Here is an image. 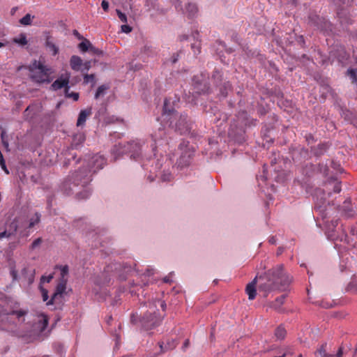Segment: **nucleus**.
<instances>
[{"label":"nucleus","instance_id":"1","mask_svg":"<svg viewBox=\"0 0 357 357\" xmlns=\"http://www.w3.org/2000/svg\"><path fill=\"white\" fill-rule=\"evenodd\" d=\"M106 164V159L104 156L96 154L89 160V167L82 168L75 172L61 185V190L66 195H70L73 191L74 187L81 185L86 186L91 181L92 174L102 169Z\"/></svg>","mask_w":357,"mask_h":357},{"label":"nucleus","instance_id":"2","mask_svg":"<svg viewBox=\"0 0 357 357\" xmlns=\"http://www.w3.org/2000/svg\"><path fill=\"white\" fill-rule=\"evenodd\" d=\"M257 281L259 291H264L266 296L273 291H285L291 282V278L284 272L283 266L280 264L263 275L257 276Z\"/></svg>","mask_w":357,"mask_h":357},{"label":"nucleus","instance_id":"3","mask_svg":"<svg viewBox=\"0 0 357 357\" xmlns=\"http://www.w3.org/2000/svg\"><path fill=\"white\" fill-rule=\"evenodd\" d=\"M167 105V100H165L164 102L162 114L164 120L169 121V126H171L172 128H174L176 130L178 131L181 135H184L189 132L190 128L187 121V116L181 115L178 121L176 123H175V125H174L173 120H172V119H174V120L176 119L177 118L178 114L176 113V111L174 109H168Z\"/></svg>","mask_w":357,"mask_h":357},{"label":"nucleus","instance_id":"4","mask_svg":"<svg viewBox=\"0 0 357 357\" xmlns=\"http://www.w3.org/2000/svg\"><path fill=\"white\" fill-rule=\"evenodd\" d=\"M49 69L40 62L35 61L30 66L31 79L38 83L50 82Z\"/></svg>","mask_w":357,"mask_h":357},{"label":"nucleus","instance_id":"5","mask_svg":"<svg viewBox=\"0 0 357 357\" xmlns=\"http://www.w3.org/2000/svg\"><path fill=\"white\" fill-rule=\"evenodd\" d=\"M140 145L139 142H128L127 144H124L123 146L121 144H119L118 146H115L113 151L119 152V154H124L127 152L131 153L130 158L135 160H137L140 156Z\"/></svg>","mask_w":357,"mask_h":357},{"label":"nucleus","instance_id":"6","mask_svg":"<svg viewBox=\"0 0 357 357\" xmlns=\"http://www.w3.org/2000/svg\"><path fill=\"white\" fill-rule=\"evenodd\" d=\"M181 155L176 164L181 168L188 167L192 162L194 156V150L189 146L188 142H183L179 145Z\"/></svg>","mask_w":357,"mask_h":357},{"label":"nucleus","instance_id":"7","mask_svg":"<svg viewBox=\"0 0 357 357\" xmlns=\"http://www.w3.org/2000/svg\"><path fill=\"white\" fill-rule=\"evenodd\" d=\"M160 321V317L155 312L147 313L144 314V316H143L140 320L142 326L145 330H149L154 328L155 326H158Z\"/></svg>","mask_w":357,"mask_h":357},{"label":"nucleus","instance_id":"8","mask_svg":"<svg viewBox=\"0 0 357 357\" xmlns=\"http://www.w3.org/2000/svg\"><path fill=\"white\" fill-rule=\"evenodd\" d=\"M70 78V73L66 72L62 74L59 78H57L51 85L50 88L53 91H57L61 89H64V91L67 88H70L69 82Z\"/></svg>","mask_w":357,"mask_h":357},{"label":"nucleus","instance_id":"9","mask_svg":"<svg viewBox=\"0 0 357 357\" xmlns=\"http://www.w3.org/2000/svg\"><path fill=\"white\" fill-rule=\"evenodd\" d=\"M166 132L163 127H160L157 130L154 131L151 134V138L153 142V144H151V146L154 155H155V151L157 146L162 144Z\"/></svg>","mask_w":357,"mask_h":357},{"label":"nucleus","instance_id":"10","mask_svg":"<svg viewBox=\"0 0 357 357\" xmlns=\"http://www.w3.org/2000/svg\"><path fill=\"white\" fill-rule=\"evenodd\" d=\"M66 283L67 279L59 280V282L56 287L55 292L53 294L51 299L47 302V305H52L58 296H61L66 291Z\"/></svg>","mask_w":357,"mask_h":357},{"label":"nucleus","instance_id":"11","mask_svg":"<svg viewBox=\"0 0 357 357\" xmlns=\"http://www.w3.org/2000/svg\"><path fill=\"white\" fill-rule=\"evenodd\" d=\"M193 93L197 94H204L208 93L209 86L206 82H201L197 76L193 77Z\"/></svg>","mask_w":357,"mask_h":357},{"label":"nucleus","instance_id":"12","mask_svg":"<svg viewBox=\"0 0 357 357\" xmlns=\"http://www.w3.org/2000/svg\"><path fill=\"white\" fill-rule=\"evenodd\" d=\"M338 225V220H332L330 222H325L326 234L328 239L334 241L336 239L337 236L335 234V228Z\"/></svg>","mask_w":357,"mask_h":357},{"label":"nucleus","instance_id":"13","mask_svg":"<svg viewBox=\"0 0 357 357\" xmlns=\"http://www.w3.org/2000/svg\"><path fill=\"white\" fill-rule=\"evenodd\" d=\"M18 228V223L16 218H15L9 225L8 229L0 233V240L4 238H10L11 236L15 234Z\"/></svg>","mask_w":357,"mask_h":357},{"label":"nucleus","instance_id":"14","mask_svg":"<svg viewBox=\"0 0 357 357\" xmlns=\"http://www.w3.org/2000/svg\"><path fill=\"white\" fill-rule=\"evenodd\" d=\"M176 9H181L183 13L188 15V17H193L197 12V7L195 3H188L185 6V11L183 10L181 3H178L175 6Z\"/></svg>","mask_w":357,"mask_h":357},{"label":"nucleus","instance_id":"15","mask_svg":"<svg viewBox=\"0 0 357 357\" xmlns=\"http://www.w3.org/2000/svg\"><path fill=\"white\" fill-rule=\"evenodd\" d=\"M45 47L53 56H56L59 53V47L54 44L53 38L50 33H47L45 36Z\"/></svg>","mask_w":357,"mask_h":357},{"label":"nucleus","instance_id":"16","mask_svg":"<svg viewBox=\"0 0 357 357\" xmlns=\"http://www.w3.org/2000/svg\"><path fill=\"white\" fill-rule=\"evenodd\" d=\"M92 114V109L91 107H88L85 109H82L80 111L77 121V126H82L85 124V122L86 121V119L90 116Z\"/></svg>","mask_w":357,"mask_h":357},{"label":"nucleus","instance_id":"17","mask_svg":"<svg viewBox=\"0 0 357 357\" xmlns=\"http://www.w3.org/2000/svg\"><path fill=\"white\" fill-rule=\"evenodd\" d=\"M257 276L255 277V278L253 280V281L249 284H247L245 288V291L247 294L248 295V298L250 300L255 299L257 291H256V284L257 281Z\"/></svg>","mask_w":357,"mask_h":357},{"label":"nucleus","instance_id":"18","mask_svg":"<svg viewBox=\"0 0 357 357\" xmlns=\"http://www.w3.org/2000/svg\"><path fill=\"white\" fill-rule=\"evenodd\" d=\"M158 344L160 349V352L165 353L167 351L174 349L176 347L177 342L172 339L171 340H167L166 342L163 341L160 342Z\"/></svg>","mask_w":357,"mask_h":357},{"label":"nucleus","instance_id":"19","mask_svg":"<svg viewBox=\"0 0 357 357\" xmlns=\"http://www.w3.org/2000/svg\"><path fill=\"white\" fill-rule=\"evenodd\" d=\"M70 68L75 71L80 70L81 66H82V59L76 55L72 56L70 59Z\"/></svg>","mask_w":357,"mask_h":357},{"label":"nucleus","instance_id":"20","mask_svg":"<svg viewBox=\"0 0 357 357\" xmlns=\"http://www.w3.org/2000/svg\"><path fill=\"white\" fill-rule=\"evenodd\" d=\"M85 140V137L83 134L75 135L73 137L71 146L73 149H77L79 145L82 144Z\"/></svg>","mask_w":357,"mask_h":357},{"label":"nucleus","instance_id":"21","mask_svg":"<svg viewBox=\"0 0 357 357\" xmlns=\"http://www.w3.org/2000/svg\"><path fill=\"white\" fill-rule=\"evenodd\" d=\"M287 331L282 326H279L275 331V335L278 340H283L286 336Z\"/></svg>","mask_w":357,"mask_h":357},{"label":"nucleus","instance_id":"22","mask_svg":"<svg viewBox=\"0 0 357 357\" xmlns=\"http://www.w3.org/2000/svg\"><path fill=\"white\" fill-rule=\"evenodd\" d=\"M13 42L17 43L22 46H24L27 44V39L25 34L22 33L17 38H15L13 39Z\"/></svg>","mask_w":357,"mask_h":357},{"label":"nucleus","instance_id":"23","mask_svg":"<svg viewBox=\"0 0 357 357\" xmlns=\"http://www.w3.org/2000/svg\"><path fill=\"white\" fill-rule=\"evenodd\" d=\"M70 88H67L65 90V96L68 98H73V100L77 101L79 99V95L76 92H70Z\"/></svg>","mask_w":357,"mask_h":357},{"label":"nucleus","instance_id":"24","mask_svg":"<svg viewBox=\"0 0 357 357\" xmlns=\"http://www.w3.org/2000/svg\"><path fill=\"white\" fill-rule=\"evenodd\" d=\"M91 45V43L88 40H85L80 43L78 47L82 52H85L88 50L89 51Z\"/></svg>","mask_w":357,"mask_h":357},{"label":"nucleus","instance_id":"25","mask_svg":"<svg viewBox=\"0 0 357 357\" xmlns=\"http://www.w3.org/2000/svg\"><path fill=\"white\" fill-rule=\"evenodd\" d=\"M26 313V311L22 310H13L12 312L8 313L6 315H15L17 319H20L21 317H23Z\"/></svg>","mask_w":357,"mask_h":357},{"label":"nucleus","instance_id":"26","mask_svg":"<svg viewBox=\"0 0 357 357\" xmlns=\"http://www.w3.org/2000/svg\"><path fill=\"white\" fill-rule=\"evenodd\" d=\"M107 89L108 87L105 85L100 86L96 92L95 98L98 99L99 97L103 96Z\"/></svg>","mask_w":357,"mask_h":357},{"label":"nucleus","instance_id":"27","mask_svg":"<svg viewBox=\"0 0 357 357\" xmlns=\"http://www.w3.org/2000/svg\"><path fill=\"white\" fill-rule=\"evenodd\" d=\"M1 139L3 146H4L6 151H10L9 144L6 139V132L2 131L1 134Z\"/></svg>","mask_w":357,"mask_h":357},{"label":"nucleus","instance_id":"28","mask_svg":"<svg viewBox=\"0 0 357 357\" xmlns=\"http://www.w3.org/2000/svg\"><path fill=\"white\" fill-rule=\"evenodd\" d=\"M61 270V278L60 280L66 279V276L68 274V266L67 265L56 266Z\"/></svg>","mask_w":357,"mask_h":357},{"label":"nucleus","instance_id":"29","mask_svg":"<svg viewBox=\"0 0 357 357\" xmlns=\"http://www.w3.org/2000/svg\"><path fill=\"white\" fill-rule=\"evenodd\" d=\"M31 15L28 13L20 20V22L23 25H30L31 24Z\"/></svg>","mask_w":357,"mask_h":357},{"label":"nucleus","instance_id":"30","mask_svg":"<svg viewBox=\"0 0 357 357\" xmlns=\"http://www.w3.org/2000/svg\"><path fill=\"white\" fill-rule=\"evenodd\" d=\"M0 166L6 174H9V171L7 169L6 165V161L3 158V155L1 151H0Z\"/></svg>","mask_w":357,"mask_h":357},{"label":"nucleus","instance_id":"31","mask_svg":"<svg viewBox=\"0 0 357 357\" xmlns=\"http://www.w3.org/2000/svg\"><path fill=\"white\" fill-rule=\"evenodd\" d=\"M91 192L89 189H84L77 195L79 199H87L90 196Z\"/></svg>","mask_w":357,"mask_h":357},{"label":"nucleus","instance_id":"32","mask_svg":"<svg viewBox=\"0 0 357 357\" xmlns=\"http://www.w3.org/2000/svg\"><path fill=\"white\" fill-rule=\"evenodd\" d=\"M95 81V75L93 74H85L84 75V82L88 84L89 82H93Z\"/></svg>","mask_w":357,"mask_h":357},{"label":"nucleus","instance_id":"33","mask_svg":"<svg viewBox=\"0 0 357 357\" xmlns=\"http://www.w3.org/2000/svg\"><path fill=\"white\" fill-rule=\"evenodd\" d=\"M39 289L41 291L43 301H47L48 298H49L48 291L46 289H45L44 287H43V286L41 284H40Z\"/></svg>","mask_w":357,"mask_h":357},{"label":"nucleus","instance_id":"34","mask_svg":"<svg viewBox=\"0 0 357 357\" xmlns=\"http://www.w3.org/2000/svg\"><path fill=\"white\" fill-rule=\"evenodd\" d=\"M285 298H286L285 295H282L280 297L277 298L275 299V301L274 303V307L276 308V307H279L280 305H282Z\"/></svg>","mask_w":357,"mask_h":357},{"label":"nucleus","instance_id":"35","mask_svg":"<svg viewBox=\"0 0 357 357\" xmlns=\"http://www.w3.org/2000/svg\"><path fill=\"white\" fill-rule=\"evenodd\" d=\"M36 218L35 219H31L30 220V222H29V228H31L33 227L36 224H37L38 222H39L40 221V215L38 214V213H36Z\"/></svg>","mask_w":357,"mask_h":357},{"label":"nucleus","instance_id":"36","mask_svg":"<svg viewBox=\"0 0 357 357\" xmlns=\"http://www.w3.org/2000/svg\"><path fill=\"white\" fill-rule=\"evenodd\" d=\"M53 274H50L48 276L43 275L40 278V284L43 282H50V281L53 279Z\"/></svg>","mask_w":357,"mask_h":357},{"label":"nucleus","instance_id":"37","mask_svg":"<svg viewBox=\"0 0 357 357\" xmlns=\"http://www.w3.org/2000/svg\"><path fill=\"white\" fill-rule=\"evenodd\" d=\"M89 51L93 54H96V55H102V51L95 47L94 46H93L92 45H91L90 47V49H89Z\"/></svg>","mask_w":357,"mask_h":357},{"label":"nucleus","instance_id":"38","mask_svg":"<svg viewBox=\"0 0 357 357\" xmlns=\"http://www.w3.org/2000/svg\"><path fill=\"white\" fill-rule=\"evenodd\" d=\"M116 13L118 15L119 18L120 19V20L121 22H125V23L127 22V17L124 13H123L119 10H116Z\"/></svg>","mask_w":357,"mask_h":357},{"label":"nucleus","instance_id":"39","mask_svg":"<svg viewBox=\"0 0 357 357\" xmlns=\"http://www.w3.org/2000/svg\"><path fill=\"white\" fill-rule=\"evenodd\" d=\"M82 66L83 69L82 70V71H88L91 68V61H87L84 63H82Z\"/></svg>","mask_w":357,"mask_h":357},{"label":"nucleus","instance_id":"40","mask_svg":"<svg viewBox=\"0 0 357 357\" xmlns=\"http://www.w3.org/2000/svg\"><path fill=\"white\" fill-rule=\"evenodd\" d=\"M172 178V174L169 173H164L162 176L161 179L163 181H169Z\"/></svg>","mask_w":357,"mask_h":357},{"label":"nucleus","instance_id":"41","mask_svg":"<svg viewBox=\"0 0 357 357\" xmlns=\"http://www.w3.org/2000/svg\"><path fill=\"white\" fill-rule=\"evenodd\" d=\"M42 243V239L40 238H38L36 240L33 241V242L31 244V249L36 248L37 246H38Z\"/></svg>","mask_w":357,"mask_h":357},{"label":"nucleus","instance_id":"42","mask_svg":"<svg viewBox=\"0 0 357 357\" xmlns=\"http://www.w3.org/2000/svg\"><path fill=\"white\" fill-rule=\"evenodd\" d=\"M341 191V185L340 182L337 181L333 187V192L335 193H339Z\"/></svg>","mask_w":357,"mask_h":357},{"label":"nucleus","instance_id":"43","mask_svg":"<svg viewBox=\"0 0 357 357\" xmlns=\"http://www.w3.org/2000/svg\"><path fill=\"white\" fill-rule=\"evenodd\" d=\"M121 30L124 33H130L132 31V28L127 24H124L121 26Z\"/></svg>","mask_w":357,"mask_h":357},{"label":"nucleus","instance_id":"44","mask_svg":"<svg viewBox=\"0 0 357 357\" xmlns=\"http://www.w3.org/2000/svg\"><path fill=\"white\" fill-rule=\"evenodd\" d=\"M326 344H323L320 348L317 350V352L321 355H324V353H326Z\"/></svg>","mask_w":357,"mask_h":357},{"label":"nucleus","instance_id":"45","mask_svg":"<svg viewBox=\"0 0 357 357\" xmlns=\"http://www.w3.org/2000/svg\"><path fill=\"white\" fill-rule=\"evenodd\" d=\"M101 6H102V9L105 12H107L108 10V9H109V3H108V1H107L106 0L102 1Z\"/></svg>","mask_w":357,"mask_h":357},{"label":"nucleus","instance_id":"46","mask_svg":"<svg viewBox=\"0 0 357 357\" xmlns=\"http://www.w3.org/2000/svg\"><path fill=\"white\" fill-rule=\"evenodd\" d=\"M41 321H43V328H45L48 324V319H47V317L45 315H43L42 316V319L40 320Z\"/></svg>","mask_w":357,"mask_h":357},{"label":"nucleus","instance_id":"47","mask_svg":"<svg viewBox=\"0 0 357 357\" xmlns=\"http://www.w3.org/2000/svg\"><path fill=\"white\" fill-rule=\"evenodd\" d=\"M348 75L354 79V81H356V72L353 69L348 70L347 71Z\"/></svg>","mask_w":357,"mask_h":357},{"label":"nucleus","instance_id":"48","mask_svg":"<svg viewBox=\"0 0 357 357\" xmlns=\"http://www.w3.org/2000/svg\"><path fill=\"white\" fill-rule=\"evenodd\" d=\"M189 344H190V341L188 339H186L183 344V347H182L183 350L185 351L189 347Z\"/></svg>","mask_w":357,"mask_h":357},{"label":"nucleus","instance_id":"49","mask_svg":"<svg viewBox=\"0 0 357 357\" xmlns=\"http://www.w3.org/2000/svg\"><path fill=\"white\" fill-rule=\"evenodd\" d=\"M343 356V349L342 347H340L336 355L335 356V357H342Z\"/></svg>","mask_w":357,"mask_h":357},{"label":"nucleus","instance_id":"50","mask_svg":"<svg viewBox=\"0 0 357 357\" xmlns=\"http://www.w3.org/2000/svg\"><path fill=\"white\" fill-rule=\"evenodd\" d=\"M178 59V54H174V55L172 57V63H175Z\"/></svg>","mask_w":357,"mask_h":357},{"label":"nucleus","instance_id":"51","mask_svg":"<svg viewBox=\"0 0 357 357\" xmlns=\"http://www.w3.org/2000/svg\"><path fill=\"white\" fill-rule=\"evenodd\" d=\"M163 281H164V282H165V283H169V282H171V280H170L169 276H166V277H165V278H164V279H163Z\"/></svg>","mask_w":357,"mask_h":357},{"label":"nucleus","instance_id":"52","mask_svg":"<svg viewBox=\"0 0 357 357\" xmlns=\"http://www.w3.org/2000/svg\"><path fill=\"white\" fill-rule=\"evenodd\" d=\"M276 242L275 237H271L269 238V243L271 244H275Z\"/></svg>","mask_w":357,"mask_h":357},{"label":"nucleus","instance_id":"53","mask_svg":"<svg viewBox=\"0 0 357 357\" xmlns=\"http://www.w3.org/2000/svg\"><path fill=\"white\" fill-rule=\"evenodd\" d=\"M17 10V7H14V8H13L11 9V10H10V13H11V15H13L15 13V12H16V10Z\"/></svg>","mask_w":357,"mask_h":357},{"label":"nucleus","instance_id":"54","mask_svg":"<svg viewBox=\"0 0 357 357\" xmlns=\"http://www.w3.org/2000/svg\"><path fill=\"white\" fill-rule=\"evenodd\" d=\"M11 275H12V276H13V279H15V278H16V277H17V273H16L14 270L11 271Z\"/></svg>","mask_w":357,"mask_h":357},{"label":"nucleus","instance_id":"55","mask_svg":"<svg viewBox=\"0 0 357 357\" xmlns=\"http://www.w3.org/2000/svg\"><path fill=\"white\" fill-rule=\"evenodd\" d=\"M321 357H333V355L324 353V355L321 356Z\"/></svg>","mask_w":357,"mask_h":357},{"label":"nucleus","instance_id":"56","mask_svg":"<svg viewBox=\"0 0 357 357\" xmlns=\"http://www.w3.org/2000/svg\"><path fill=\"white\" fill-rule=\"evenodd\" d=\"M354 291L357 294V284L354 285Z\"/></svg>","mask_w":357,"mask_h":357},{"label":"nucleus","instance_id":"57","mask_svg":"<svg viewBox=\"0 0 357 357\" xmlns=\"http://www.w3.org/2000/svg\"><path fill=\"white\" fill-rule=\"evenodd\" d=\"M33 275H32V276H31V278H29V283H30V284H31V283H32V282H33Z\"/></svg>","mask_w":357,"mask_h":357},{"label":"nucleus","instance_id":"58","mask_svg":"<svg viewBox=\"0 0 357 357\" xmlns=\"http://www.w3.org/2000/svg\"><path fill=\"white\" fill-rule=\"evenodd\" d=\"M282 249L279 248L277 254L280 255L282 253Z\"/></svg>","mask_w":357,"mask_h":357},{"label":"nucleus","instance_id":"59","mask_svg":"<svg viewBox=\"0 0 357 357\" xmlns=\"http://www.w3.org/2000/svg\"><path fill=\"white\" fill-rule=\"evenodd\" d=\"M4 45H4L3 43H1V42H0V48H1V47H4Z\"/></svg>","mask_w":357,"mask_h":357},{"label":"nucleus","instance_id":"60","mask_svg":"<svg viewBox=\"0 0 357 357\" xmlns=\"http://www.w3.org/2000/svg\"><path fill=\"white\" fill-rule=\"evenodd\" d=\"M147 274H148V275H150L153 274V273H152V272H151L150 271H148Z\"/></svg>","mask_w":357,"mask_h":357},{"label":"nucleus","instance_id":"61","mask_svg":"<svg viewBox=\"0 0 357 357\" xmlns=\"http://www.w3.org/2000/svg\"><path fill=\"white\" fill-rule=\"evenodd\" d=\"M196 47L195 44L192 45V48L194 49Z\"/></svg>","mask_w":357,"mask_h":357},{"label":"nucleus","instance_id":"62","mask_svg":"<svg viewBox=\"0 0 357 357\" xmlns=\"http://www.w3.org/2000/svg\"><path fill=\"white\" fill-rule=\"evenodd\" d=\"M331 305H323V307H330Z\"/></svg>","mask_w":357,"mask_h":357},{"label":"nucleus","instance_id":"63","mask_svg":"<svg viewBox=\"0 0 357 357\" xmlns=\"http://www.w3.org/2000/svg\"><path fill=\"white\" fill-rule=\"evenodd\" d=\"M135 315L132 317V321H134Z\"/></svg>","mask_w":357,"mask_h":357},{"label":"nucleus","instance_id":"64","mask_svg":"<svg viewBox=\"0 0 357 357\" xmlns=\"http://www.w3.org/2000/svg\"><path fill=\"white\" fill-rule=\"evenodd\" d=\"M298 357H302V355H299Z\"/></svg>","mask_w":357,"mask_h":357}]
</instances>
